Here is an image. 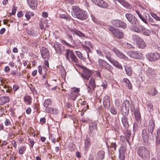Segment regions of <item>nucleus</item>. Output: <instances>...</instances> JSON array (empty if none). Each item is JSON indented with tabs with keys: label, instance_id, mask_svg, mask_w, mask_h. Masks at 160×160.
<instances>
[{
	"label": "nucleus",
	"instance_id": "338daca9",
	"mask_svg": "<svg viewBox=\"0 0 160 160\" xmlns=\"http://www.w3.org/2000/svg\"><path fill=\"white\" fill-rule=\"evenodd\" d=\"M4 124L6 126H8L11 124L10 122L9 119H6L4 121Z\"/></svg>",
	"mask_w": 160,
	"mask_h": 160
},
{
	"label": "nucleus",
	"instance_id": "13d9d810",
	"mask_svg": "<svg viewBox=\"0 0 160 160\" xmlns=\"http://www.w3.org/2000/svg\"><path fill=\"white\" fill-rule=\"evenodd\" d=\"M28 33L29 35L32 36H34L36 35V34L33 30L28 31Z\"/></svg>",
	"mask_w": 160,
	"mask_h": 160
},
{
	"label": "nucleus",
	"instance_id": "052dcab7",
	"mask_svg": "<svg viewBox=\"0 0 160 160\" xmlns=\"http://www.w3.org/2000/svg\"><path fill=\"white\" fill-rule=\"evenodd\" d=\"M108 30L110 31L113 35L114 32H115L117 29H115L112 26H109L108 27Z\"/></svg>",
	"mask_w": 160,
	"mask_h": 160
},
{
	"label": "nucleus",
	"instance_id": "7c9ffc66",
	"mask_svg": "<svg viewBox=\"0 0 160 160\" xmlns=\"http://www.w3.org/2000/svg\"><path fill=\"white\" fill-rule=\"evenodd\" d=\"M134 116L137 121H139L141 119V115L139 110L135 109L134 111Z\"/></svg>",
	"mask_w": 160,
	"mask_h": 160
},
{
	"label": "nucleus",
	"instance_id": "37998d69",
	"mask_svg": "<svg viewBox=\"0 0 160 160\" xmlns=\"http://www.w3.org/2000/svg\"><path fill=\"white\" fill-rule=\"evenodd\" d=\"M112 24L115 26H116L117 27H119V26H120L119 23H121V20H116L112 21Z\"/></svg>",
	"mask_w": 160,
	"mask_h": 160
},
{
	"label": "nucleus",
	"instance_id": "0eeeda50",
	"mask_svg": "<svg viewBox=\"0 0 160 160\" xmlns=\"http://www.w3.org/2000/svg\"><path fill=\"white\" fill-rule=\"evenodd\" d=\"M65 56L67 60L69 61H70V58H71L73 62H78V59L75 55L74 52L72 50L68 49L66 50Z\"/></svg>",
	"mask_w": 160,
	"mask_h": 160
},
{
	"label": "nucleus",
	"instance_id": "9d476101",
	"mask_svg": "<svg viewBox=\"0 0 160 160\" xmlns=\"http://www.w3.org/2000/svg\"><path fill=\"white\" fill-rule=\"evenodd\" d=\"M87 86V90L88 92L90 94L92 93V91H94L96 87L95 79L94 78L92 77L88 83V85H86Z\"/></svg>",
	"mask_w": 160,
	"mask_h": 160
},
{
	"label": "nucleus",
	"instance_id": "473e14b6",
	"mask_svg": "<svg viewBox=\"0 0 160 160\" xmlns=\"http://www.w3.org/2000/svg\"><path fill=\"white\" fill-rule=\"evenodd\" d=\"M116 1H117L118 2L121 3L122 5L124 6L126 8H130V6L126 1L124 0H115Z\"/></svg>",
	"mask_w": 160,
	"mask_h": 160
},
{
	"label": "nucleus",
	"instance_id": "69168bd1",
	"mask_svg": "<svg viewBox=\"0 0 160 160\" xmlns=\"http://www.w3.org/2000/svg\"><path fill=\"white\" fill-rule=\"evenodd\" d=\"M38 72L40 74H41L42 72V67L41 65H39L38 67Z\"/></svg>",
	"mask_w": 160,
	"mask_h": 160
},
{
	"label": "nucleus",
	"instance_id": "e2e57ef3",
	"mask_svg": "<svg viewBox=\"0 0 160 160\" xmlns=\"http://www.w3.org/2000/svg\"><path fill=\"white\" fill-rule=\"evenodd\" d=\"M126 147L124 146H122L120 148V150L119 151V152H123L125 153L126 151Z\"/></svg>",
	"mask_w": 160,
	"mask_h": 160
},
{
	"label": "nucleus",
	"instance_id": "4be33fe9",
	"mask_svg": "<svg viewBox=\"0 0 160 160\" xmlns=\"http://www.w3.org/2000/svg\"><path fill=\"white\" fill-rule=\"evenodd\" d=\"M155 124L154 121L153 120L151 119L149 120L148 122V132L152 134V132L154 128Z\"/></svg>",
	"mask_w": 160,
	"mask_h": 160
},
{
	"label": "nucleus",
	"instance_id": "c9c22d12",
	"mask_svg": "<svg viewBox=\"0 0 160 160\" xmlns=\"http://www.w3.org/2000/svg\"><path fill=\"white\" fill-rule=\"evenodd\" d=\"M104 53L105 55L106 58L110 62L112 60L111 58L112 55L109 51L107 50H104Z\"/></svg>",
	"mask_w": 160,
	"mask_h": 160
},
{
	"label": "nucleus",
	"instance_id": "9b49d317",
	"mask_svg": "<svg viewBox=\"0 0 160 160\" xmlns=\"http://www.w3.org/2000/svg\"><path fill=\"white\" fill-rule=\"evenodd\" d=\"M127 53L129 56L132 58L139 59L143 58L142 54L136 51H129Z\"/></svg>",
	"mask_w": 160,
	"mask_h": 160
},
{
	"label": "nucleus",
	"instance_id": "0e129e2a",
	"mask_svg": "<svg viewBox=\"0 0 160 160\" xmlns=\"http://www.w3.org/2000/svg\"><path fill=\"white\" fill-rule=\"evenodd\" d=\"M115 104L116 106H117L118 107H119L120 106V101L117 99H116L115 100Z\"/></svg>",
	"mask_w": 160,
	"mask_h": 160
},
{
	"label": "nucleus",
	"instance_id": "dca6fc26",
	"mask_svg": "<svg viewBox=\"0 0 160 160\" xmlns=\"http://www.w3.org/2000/svg\"><path fill=\"white\" fill-rule=\"evenodd\" d=\"M97 5L103 8H107L108 4L106 2L102 0H92Z\"/></svg>",
	"mask_w": 160,
	"mask_h": 160
},
{
	"label": "nucleus",
	"instance_id": "de8ad7c7",
	"mask_svg": "<svg viewBox=\"0 0 160 160\" xmlns=\"http://www.w3.org/2000/svg\"><path fill=\"white\" fill-rule=\"evenodd\" d=\"M132 30L134 32H137L138 33H140L141 32V29L139 28L137 26H133L131 28Z\"/></svg>",
	"mask_w": 160,
	"mask_h": 160
},
{
	"label": "nucleus",
	"instance_id": "39448f33",
	"mask_svg": "<svg viewBox=\"0 0 160 160\" xmlns=\"http://www.w3.org/2000/svg\"><path fill=\"white\" fill-rule=\"evenodd\" d=\"M79 69L82 72L81 75L84 81H87L89 80L92 74V71L82 66H81Z\"/></svg>",
	"mask_w": 160,
	"mask_h": 160
},
{
	"label": "nucleus",
	"instance_id": "09e8293b",
	"mask_svg": "<svg viewBox=\"0 0 160 160\" xmlns=\"http://www.w3.org/2000/svg\"><path fill=\"white\" fill-rule=\"evenodd\" d=\"M34 15L31 12H26L25 14V17L26 18L27 20L29 19L31 16H32Z\"/></svg>",
	"mask_w": 160,
	"mask_h": 160
},
{
	"label": "nucleus",
	"instance_id": "a878e982",
	"mask_svg": "<svg viewBox=\"0 0 160 160\" xmlns=\"http://www.w3.org/2000/svg\"><path fill=\"white\" fill-rule=\"evenodd\" d=\"M53 47L57 53H61L64 50L63 48H61V45L59 43L55 44Z\"/></svg>",
	"mask_w": 160,
	"mask_h": 160
},
{
	"label": "nucleus",
	"instance_id": "6e6552de",
	"mask_svg": "<svg viewBox=\"0 0 160 160\" xmlns=\"http://www.w3.org/2000/svg\"><path fill=\"white\" fill-rule=\"evenodd\" d=\"M125 16L128 21L133 26H139V22L137 18L132 14L129 13H127Z\"/></svg>",
	"mask_w": 160,
	"mask_h": 160
},
{
	"label": "nucleus",
	"instance_id": "f257e3e1",
	"mask_svg": "<svg viewBox=\"0 0 160 160\" xmlns=\"http://www.w3.org/2000/svg\"><path fill=\"white\" fill-rule=\"evenodd\" d=\"M129 108L131 112H133L134 109V106L132 102L126 100L122 103L121 110L122 114L124 116L122 117V121L123 126L126 128L129 127L128 118L125 116L128 114Z\"/></svg>",
	"mask_w": 160,
	"mask_h": 160
},
{
	"label": "nucleus",
	"instance_id": "7ed1b4c3",
	"mask_svg": "<svg viewBox=\"0 0 160 160\" xmlns=\"http://www.w3.org/2000/svg\"><path fill=\"white\" fill-rule=\"evenodd\" d=\"M73 10L72 14L77 18L83 20L86 19L88 17L87 12L79 7L76 6H73L72 7Z\"/></svg>",
	"mask_w": 160,
	"mask_h": 160
},
{
	"label": "nucleus",
	"instance_id": "79ce46f5",
	"mask_svg": "<svg viewBox=\"0 0 160 160\" xmlns=\"http://www.w3.org/2000/svg\"><path fill=\"white\" fill-rule=\"evenodd\" d=\"M24 101L27 104L29 105L30 104L31 102V98L30 96H27L24 97Z\"/></svg>",
	"mask_w": 160,
	"mask_h": 160
},
{
	"label": "nucleus",
	"instance_id": "ddd939ff",
	"mask_svg": "<svg viewBox=\"0 0 160 160\" xmlns=\"http://www.w3.org/2000/svg\"><path fill=\"white\" fill-rule=\"evenodd\" d=\"M84 49L87 52V54L88 57L89 58L88 52H91V51L89 47L90 46L91 48H93V45L89 41H86L84 42V44L82 45Z\"/></svg>",
	"mask_w": 160,
	"mask_h": 160
},
{
	"label": "nucleus",
	"instance_id": "c756f323",
	"mask_svg": "<svg viewBox=\"0 0 160 160\" xmlns=\"http://www.w3.org/2000/svg\"><path fill=\"white\" fill-rule=\"evenodd\" d=\"M137 45L139 48L143 49L146 46V44L141 38L137 42Z\"/></svg>",
	"mask_w": 160,
	"mask_h": 160
},
{
	"label": "nucleus",
	"instance_id": "3c124183",
	"mask_svg": "<svg viewBox=\"0 0 160 160\" xmlns=\"http://www.w3.org/2000/svg\"><path fill=\"white\" fill-rule=\"evenodd\" d=\"M26 148L25 147H22L19 150V153L20 154H23L26 150Z\"/></svg>",
	"mask_w": 160,
	"mask_h": 160
},
{
	"label": "nucleus",
	"instance_id": "864d4df0",
	"mask_svg": "<svg viewBox=\"0 0 160 160\" xmlns=\"http://www.w3.org/2000/svg\"><path fill=\"white\" fill-rule=\"evenodd\" d=\"M119 159L120 160H124L125 159V153L119 152Z\"/></svg>",
	"mask_w": 160,
	"mask_h": 160
},
{
	"label": "nucleus",
	"instance_id": "423d86ee",
	"mask_svg": "<svg viewBox=\"0 0 160 160\" xmlns=\"http://www.w3.org/2000/svg\"><path fill=\"white\" fill-rule=\"evenodd\" d=\"M71 33H72L73 35L75 34L77 35L80 37H85V35L84 33L75 28L69 29L68 30L66 33V35L71 42L73 41V37L72 36L70 35Z\"/></svg>",
	"mask_w": 160,
	"mask_h": 160
},
{
	"label": "nucleus",
	"instance_id": "c85d7f7f",
	"mask_svg": "<svg viewBox=\"0 0 160 160\" xmlns=\"http://www.w3.org/2000/svg\"><path fill=\"white\" fill-rule=\"evenodd\" d=\"M138 27L141 29L142 32L146 36H149L151 34L150 31L146 29L144 26L142 25L138 26Z\"/></svg>",
	"mask_w": 160,
	"mask_h": 160
},
{
	"label": "nucleus",
	"instance_id": "1a4fd4ad",
	"mask_svg": "<svg viewBox=\"0 0 160 160\" xmlns=\"http://www.w3.org/2000/svg\"><path fill=\"white\" fill-rule=\"evenodd\" d=\"M98 62L100 67L107 70L109 72H111L113 69V68L111 66L103 59H99Z\"/></svg>",
	"mask_w": 160,
	"mask_h": 160
},
{
	"label": "nucleus",
	"instance_id": "49530a36",
	"mask_svg": "<svg viewBox=\"0 0 160 160\" xmlns=\"http://www.w3.org/2000/svg\"><path fill=\"white\" fill-rule=\"evenodd\" d=\"M11 73L13 75H16L18 78L20 77L21 75V73L18 72L17 71L15 70H12Z\"/></svg>",
	"mask_w": 160,
	"mask_h": 160
},
{
	"label": "nucleus",
	"instance_id": "bf43d9fd",
	"mask_svg": "<svg viewBox=\"0 0 160 160\" xmlns=\"http://www.w3.org/2000/svg\"><path fill=\"white\" fill-rule=\"evenodd\" d=\"M110 111L111 113L114 115H116L117 113V112L115 109L114 108L112 107H111L110 109Z\"/></svg>",
	"mask_w": 160,
	"mask_h": 160
},
{
	"label": "nucleus",
	"instance_id": "f03ea898",
	"mask_svg": "<svg viewBox=\"0 0 160 160\" xmlns=\"http://www.w3.org/2000/svg\"><path fill=\"white\" fill-rule=\"evenodd\" d=\"M140 18L146 24H148V20L150 24L154 26H157L158 25L155 24L154 19L150 18L149 14L143 11H135Z\"/></svg>",
	"mask_w": 160,
	"mask_h": 160
},
{
	"label": "nucleus",
	"instance_id": "bb28decb",
	"mask_svg": "<svg viewBox=\"0 0 160 160\" xmlns=\"http://www.w3.org/2000/svg\"><path fill=\"white\" fill-rule=\"evenodd\" d=\"M46 111L48 113L54 114H58L59 112L57 108H46Z\"/></svg>",
	"mask_w": 160,
	"mask_h": 160
},
{
	"label": "nucleus",
	"instance_id": "20e7f679",
	"mask_svg": "<svg viewBox=\"0 0 160 160\" xmlns=\"http://www.w3.org/2000/svg\"><path fill=\"white\" fill-rule=\"evenodd\" d=\"M138 155L143 160H148L150 157V151L144 146L139 147L137 150Z\"/></svg>",
	"mask_w": 160,
	"mask_h": 160
},
{
	"label": "nucleus",
	"instance_id": "5701e85b",
	"mask_svg": "<svg viewBox=\"0 0 160 160\" xmlns=\"http://www.w3.org/2000/svg\"><path fill=\"white\" fill-rule=\"evenodd\" d=\"M142 136L143 141L145 142L148 141L149 137L148 132L145 129H142Z\"/></svg>",
	"mask_w": 160,
	"mask_h": 160
},
{
	"label": "nucleus",
	"instance_id": "aec40b11",
	"mask_svg": "<svg viewBox=\"0 0 160 160\" xmlns=\"http://www.w3.org/2000/svg\"><path fill=\"white\" fill-rule=\"evenodd\" d=\"M103 103L104 106L106 108H108L110 107L109 97L106 95L102 99Z\"/></svg>",
	"mask_w": 160,
	"mask_h": 160
},
{
	"label": "nucleus",
	"instance_id": "393cba45",
	"mask_svg": "<svg viewBox=\"0 0 160 160\" xmlns=\"http://www.w3.org/2000/svg\"><path fill=\"white\" fill-rule=\"evenodd\" d=\"M39 25L42 29H45L46 28H48L49 27L48 25L47 20L45 19H41V21L40 22Z\"/></svg>",
	"mask_w": 160,
	"mask_h": 160
},
{
	"label": "nucleus",
	"instance_id": "f704fd0d",
	"mask_svg": "<svg viewBox=\"0 0 160 160\" xmlns=\"http://www.w3.org/2000/svg\"><path fill=\"white\" fill-rule=\"evenodd\" d=\"M123 81L126 83V85L128 89H131L132 88V84L128 79L124 78Z\"/></svg>",
	"mask_w": 160,
	"mask_h": 160
},
{
	"label": "nucleus",
	"instance_id": "58836bf2",
	"mask_svg": "<svg viewBox=\"0 0 160 160\" xmlns=\"http://www.w3.org/2000/svg\"><path fill=\"white\" fill-rule=\"evenodd\" d=\"M156 137V144H159L160 143V128H158L157 131Z\"/></svg>",
	"mask_w": 160,
	"mask_h": 160
},
{
	"label": "nucleus",
	"instance_id": "4c0bfd02",
	"mask_svg": "<svg viewBox=\"0 0 160 160\" xmlns=\"http://www.w3.org/2000/svg\"><path fill=\"white\" fill-rule=\"evenodd\" d=\"M105 153L103 151H100L98 153V160L102 159L104 157Z\"/></svg>",
	"mask_w": 160,
	"mask_h": 160
},
{
	"label": "nucleus",
	"instance_id": "b1692460",
	"mask_svg": "<svg viewBox=\"0 0 160 160\" xmlns=\"http://www.w3.org/2000/svg\"><path fill=\"white\" fill-rule=\"evenodd\" d=\"M113 35L116 38L120 39L123 38L124 37V33L118 29H117L115 32H114Z\"/></svg>",
	"mask_w": 160,
	"mask_h": 160
},
{
	"label": "nucleus",
	"instance_id": "412c9836",
	"mask_svg": "<svg viewBox=\"0 0 160 160\" xmlns=\"http://www.w3.org/2000/svg\"><path fill=\"white\" fill-rule=\"evenodd\" d=\"M27 2L32 9H35L37 8L38 4L37 0H27Z\"/></svg>",
	"mask_w": 160,
	"mask_h": 160
},
{
	"label": "nucleus",
	"instance_id": "603ef678",
	"mask_svg": "<svg viewBox=\"0 0 160 160\" xmlns=\"http://www.w3.org/2000/svg\"><path fill=\"white\" fill-rule=\"evenodd\" d=\"M152 16L157 21H160V17H158L156 14L153 13H151Z\"/></svg>",
	"mask_w": 160,
	"mask_h": 160
},
{
	"label": "nucleus",
	"instance_id": "ea45409f",
	"mask_svg": "<svg viewBox=\"0 0 160 160\" xmlns=\"http://www.w3.org/2000/svg\"><path fill=\"white\" fill-rule=\"evenodd\" d=\"M1 100L2 103L4 104L10 101V98L8 96L2 97L1 98Z\"/></svg>",
	"mask_w": 160,
	"mask_h": 160
},
{
	"label": "nucleus",
	"instance_id": "e433bc0d",
	"mask_svg": "<svg viewBox=\"0 0 160 160\" xmlns=\"http://www.w3.org/2000/svg\"><path fill=\"white\" fill-rule=\"evenodd\" d=\"M131 132L129 131H127L126 135V140L128 143H129V142L131 138Z\"/></svg>",
	"mask_w": 160,
	"mask_h": 160
},
{
	"label": "nucleus",
	"instance_id": "680f3d73",
	"mask_svg": "<svg viewBox=\"0 0 160 160\" xmlns=\"http://www.w3.org/2000/svg\"><path fill=\"white\" fill-rule=\"evenodd\" d=\"M62 42L65 44L68 47H71V48H74V46H72L69 43H68L67 42L65 41V40H62Z\"/></svg>",
	"mask_w": 160,
	"mask_h": 160
},
{
	"label": "nucleus",
	"instance_id": "6e6d98bb",
	"mask_svg": "<svg viewBox=\"0 0 160 160\" xmlns=\"http://www.w3.org/2000/svg\"><path fill=\"white\" fill-rule=\"evenodd\" d=\"M121 23H119V25L120 26H119V27H121L123 28H126L127 27V24L121 20Z\"/></svg>",
	"mask_w": 160,
	"mask_h": 160
},
{
	"label": "nucleus",
	"instance_id": "4d7b16f0",
	"mask_svg": "<svg viewBox=\"0 0 160 160\" xmlns=\"http://www.w3.org/2000/svg\"><path fill=\"white\" fill-rule=\"evenodd\" d=\"M153 91V93H151L150 92H148V94L152 96H154L157 94L158 92L157 89L155 88H154Z\"/></svg>",
	"mask_w": 160,
	"mask_h": 160
},
{
	"label": "nucleus",
	"instance_id": "774afa93",
	"mask_svg": "<svg viewBox=\"0 0 160 160\" xmlns=\"http://www.w3.org/2000/svg\"><path fill=\"white\" fill-rule=\"evenodd\" d=\"M90 143L89 139H87L85 141V146L87 148Z\"/></svg>",
	"mask_w": 160,
	"mask_h": 160
},
{
	"label": "nucleus",
	"instance_id": "a19ab883",
	"mask_svg": "<svg viewBox=\"0 0 160 160\" xmlns=\"http://www.w3.org/2000/svg\"><path fill=\"white\" fill-rule=\"evenodd\" d=\"M125 72L126 74L128 76H131L132 75V70L131 68L128 67H125Z\"/></svg>",
	"mask_w": 160,
	"mask_h": 160
},
{
	"label": "nucleus",
	"instance_id": "6ab92c4d",
	"mask_svg": "<svg viewBox=\"0 0 160 160\" xmlns=\"http://www.w3.org/2000/svg\"><path fill=\"white\" fill-rule=\"evenodd\" d=\"M41 54L43 58H48L49 57V51L44 47H42V48Z\"/></svg>",
	"mask_w": 160,
	"mask_h": 160
},
{
	"label": "nucleus",
	"instance_id": "a211bd4d",
	"mask_svg": "<svg viewBox=\"0 0 160 160\" xmlns=\"http://www.w3.org/2000/svg\"><path fill=\"white\" fill-rule=\"evenodd\" d=\"M97 5L103 8H107L108 4L106 2L102 0H92Z\"/></svg>",
	"mask_w": 160,
	"mask_h": 160
},
{
	"label": "nucleus",
	"instance_id": "a18cd8bd",
	"mask_svg": "<svg viewBox=\"0 0 160 160\" xmlns=\"http://www.w3.org/2000/svg\"><path fill=\"white\" fill-rule=\"evenodd\" d=\"M132 38L134 41L137 42L141 38L138 36L136 34H133L132 36Z\"/></svg>",
	"mask_w": 160,
	"mask_h": 160
},
{
	"label": "nucleus",
	"instance_id": "2f4dec72",
	"mask_svg": "<svg viewBox=\"0 0 160 160\" xmlns=\"http://www.w3.org/2000/svg\"><path fill=\"white\" fill-rule=\"evenodd\" d=\"M110 62L115 67L118 68L119 69H122V66L118 62L114 60H112Z\"/></svg>",
	"mask_w": 160,
	"mask_h": 160
},
{
	"label": "nucleus",
	"instance_id": "5fc2aeb1",
	"mask_svg": "<svg viewBox=\"0 0 160 160\" xmlns=\"http://www.w3.org/2000/svg\"><path fill=\"white\" fill-rule=\"evenodd\" d=\"M0 82H1V84H0V87H3V85H6V84L5 83V80L2 77H0Z\"/></svg>",
	"mask_w": 160,
	"mask_h": 160
},
{
	"label": "nucleus",
	"instance_id": "4468645a",
	"mask_svg": "<svg viewBox=\"0 0 160 160\" xmlns=\"http://www.w3.org/2000/svg\"><path fill=\"white\" fill-rule=\"evenodd\" d=\"M112 51L119 58L123 59L125 60H128V58L117 48H113L112 49Z\"/></svg>",
	"mask_w": 160,
	"mask_h": 160
},
{
	"label": "nucleus",
	"instance_id": "cd10ccee",
	"mask_svg": "<svg viewBox=\"0 0 160 160\" xmlns=\"http://www.w3.org/2000/svg\"><path fill=\"white\" fill-rule=\"evenodd\" d=\"M90 132H95L97 130V124L95 122L90 123L89 125Z\"/></svg>",
	"mask_w": 160,
	"mask_h": 160
},
{
	"label": "nucleus",
	"instance_id": "8fccbe9b",
	"mask_svg": "<svg viewBox=\"0 0 160 160\" xmlns=\"http://www.w3.org/2000/svg\"><path fill=\"white\" fill-rule=\"evenodd\" d=\"M76 52L79 58L83 60L86 59V58L83 57L82 54L80 52L76 51Z\"/></svg>",
	"mask_w": 160,
	"mask_h": 160
},
{
	"label": "nucleus",
	"instance_id": "f8f14e48",
	"mask_svg": "<svg viewBox=\"0 0 160 160\" xmlns=\"http://www.w3.org/2000/svg\"><path fill=\"white\" fill-rule=\"evenodd\" d=\"M147 59L151 62L155 61L159 59L160 55L157 52L151 53L146 55Z\"/></svg>",
	"mask_w": 160,
	"mask_h": 160
},
{
	"label": "nucleus",
	"instance_id": "c03bdc74",
	"mask_svg": "<svg viewBox=\"0 0 160 160\" xmlns=\"http://www.w3.org/2000/svg\"><path fill=\"white\" fill-rule=\"evenodd\" d=\"M51 102L50 100L49 99H47L45 100L44 102L43 105L46 108H49L48 106L51 105Z\"/></svg>",
	"mask_w": 160,
	"mask_h": 160
},
{
	"label": "nucleus",
	"instance_id": "f3484780",
	"mask_svg": "<svg viewBox=\"0 0 160 160\" xmlns=\"http://www.w3.org/2000/svg\"><path fill=\"white\" fill-rule=\"evenodd\" d=\"M97 5L103 8H107L108 4L106 2L102 0H92Z\"/></svg>",
	"mask_w": 160,
	"mask_h": 160
},
{
	"label": "nucleus",
	"instance_id": "2eb2a0df",
	"mask_svg": "<svg viewBox=\"0 0 160 160\" xmlns=\"http://www.w3.org/2000/svg\"><path fill=\"white\" fill-rule=\"evenodd\" d=\"M80 91V88H75L69 94V98L72 100H75L77 97L79 95V92Z\"/></svg>",
	"mask_w": 160,
	"mask_h": 160
},
{
	"label": "nucleus",
	"instance_id": "72a5a7b5",
	"mask_svg": "<svg viewBox=\"0 0 160 160\" xmlns=\"http://www.w3.org/2000/svg\"><path fill=\"white\" fill-rule=\"evenodd\" d=\"M1 89H5L6 90V92L7 93H10L12 91V88L9 85H3V87H0Z\"/></svg>",
	"mask_w": 160,
	"mask_h": 160
}]
</instances>
